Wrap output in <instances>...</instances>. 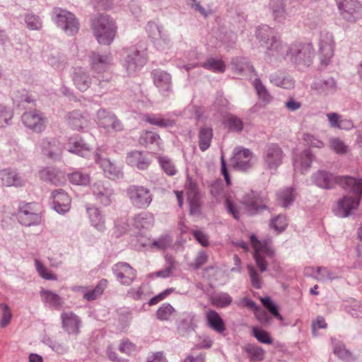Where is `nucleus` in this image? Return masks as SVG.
Here are the masks:
<instances>
[{"label": "nucleus", "mask_w": 362, "mask_h": 362, "mask_svg": "<svg viewBox=\"0 0 362 362\" xmlns=\"http://www.w3.org/2000/svg\"><path fill=\"white\" fill-rule=\"evenodd\" d=\"M242 204L251 214L266 206L264 198L259 192L255 191L247 193L242 199Z\"/></svg>", "instance_id": "b1692460"}, {"label": "nucleus", "mask_w": 362, "mask_h": 362, "mask_svg": "<svg viewBox=\"0 0 362 362\" xmlns=\"http://www.w3.org/2000/svg\"><path fill=\"white\" fill-rule=\"evenodd\" d=\"M121 55V64L129 76H134L147 62L146 52L134 47L123 49Z\"/></svg>", "instance_id": "20e7f679"}, {"label": "nucleus", "mask_w": 362, "mask_h": 362, "mask_svg": "<svg viewBox=\"0 0 362 362\" xmlns=\"http://www.w3.org/2000/svg\"><path fill=\"white\" fill-rule=\"evenodd\" d=\"M277 200L284 208L289 206L296 199V192L293 188L286 187L277 193Z\"/></svg>", "instance_id": "a18cd8bd"}, {"label": "nucleus", "mask_w": 362, "mask_h": 362, "mask_svg": "<svg viewBox=\"0 0 362 362\" xmlns=\"http://www.w3.org/2000/svg\"><path fill=\"white\" fill-rule=\"evenodd\" d=\"M153 83L158 89L159 93L165 96H168L172 92V78L170 74L161 70L154 69L151 72Z\"/></svg>", "instance_id": "dca6fc26"}, {"label": "nucleus", "mask_w": 362, "mask_h": 362, "mask_svg": "<svg viewBox=\"0 0 362 362\" xmlns=\"http://www.w3.org/2000/svg\"><path fill=\"white\" fill-rule=\"evenodd\" d=\"M250 243L254 249L253 257L256 264L261 272L267 271V266L273 261L274 251L271 245L269 239L264 241L257 240L255 235L250 237Z\"/></svg>", "instance_id": "39448f33"}, {"label": "nucleus", "mask_w": 362, "mask_h": 362, "mask_svg": "<svg viewBox=\"0 0 362 362\" xmlns=\"http://www.w3.org/2000/svg\"><path fill=\"white\" fill-rule=\"evenodd\" d=\"M153 42L154 46L160 51H165L172 45L170 35L165 30L160 33V36L153 40Z\"/></svg>", "instance_id": "5fc2aeb1"}, {"label": "nucleus", "mask_w": 362, "mask_h": 362, "mask_svg": "<svg viewBox=\"0 0 362 362\" xmlns=\"http://www.w3.org/2000/svg\"><path fill=\"white\" fill-rule=\"evenodd\" d=\"M213 108L221 115H222L224 112L231 109L228 100L221 93L217 95L213 104Z\"/></svg>", "instance_id": "bf43d9fd"}, {"label": "nucleus", "mask_w": 362, "mask_h": 362, "mask_svg": "<svg viewBox=\"0 0 362 362\" xmlns=\"http://www.w3.org/2000/svg\"><path fill=\"white\" fill-rule=\"evenodd\" d=\"M144 120L152 125L162 128L173 127L175 124L173 119L160 115H146Z\"/></svg>", "instance_id": "37998d69"}, {"label": "nucleus", "mask_w": 362, "mask_h": 362, "mask_svg": "<svg viewBox=\"0 0 362 362\" xmlns=\"http://www.w3.org/2000/svg\"><path fill=\"white\" fill-rule=\"evenodd\" d=\"M226 126L232 132H240L243 130L242 119L233 115H228L225 119Z\"/></svg>", "instance_id": "13d9d810"}, {"label": "nucleus", "mask_w": 362, "mask_h": 362, "mask_svg": "<svg viewBox=\"0 0 362 362\" xmlns=\"http://www.w3.org/2000/svg\"><path fill=\"white\" fill-rule=\"evenodd\" d=\"M13 103L20 107L23 103H30L32 101L28 92L25 89H21L13 91L12 93Z\"/></svg>", "instance_id": "680f3d73"}, {"label": "nucleus", "mask_w": 362, "mask_h": 362, "mask_svg": "<svg viewBox=\"0 0 362 362\" xmlns=\"http://www.w3.org/2000/svg\"><path fill=\"white\" fill-rule=\"evenodd\" d=\"M252 158V153L249 149L238 147L234 149L231 164L235 169L245 170L251 167Z\"/></svg>", "instance_id": "6ab92c4d"}, {"label": "nucleus", "mask_w": 362, "mask_h": 362, "mask_svg": "<svg viewBox=\"0 0 362 362\" xmlns=\"http://www.w3.org/2000/svg\"><path fill=\"white\" fill-rule=\"evenodd\" d=\"M318 47L320 64L325 67L330 63L334 56L335 43L333 35L326 30L321 31Z\"/></svg>", "instance_id": "6e6552de"}, {"label": "nucleus", "mask_w": 362, "mask_h": 362, "mask_svg": "<svg viewBox=\"0 0 362 362\" xmlns=\"http://www.w3.org/2000/svg\"><path fill=\"white\" fill-rule=\"evenodd\" d=\"M187 199L190 206L192 213L199 209V194L197 185L191 179H188L185 185Z\"/></svg>", "instance_id": "f704fd0d"}, {"label": "nucleus", "mask_w": 362, "mask_h": 362, "mask_svg": "<svg viewBox=\"0 0 362 362\" xmlns=\"http://www.w3.org/2000/svg\"><path fill=\"white\" fill-rule=\"evenodd\" d=\"M200 66L216 73H223L226 70L224 62L213 57L208 58L204 62L201 63Z\"/></svg>", "instance_id": "8fccbe9b"}, {"label": "nucleus", "mask_w": 362, "mask_h": 362, "mask_svg": "<svg viewBox=\"0 0 362 362\" xmlns=\"http://www.w3.org/2000/svg\"><path fill=\"white\" fill-rule=\"evenodd\" d=\"M22 121L27 128L34 132L40 133L46 128L47 118L40 111L34 110L23 113Z\"/></svg>", "instance_id": "9b49d317"}, {"label": "nucleus", "mask_w": 362, "mask_h": 362, "mask_svg": "<svg viewBox=\"0 0 362 362\" xmlns=\"http://www.w3.org/2000/svg\"><path fill=\"white\" fill-rule=\"evenodd\" d=\"M166 262V267L165 269L160 271L153 272L151 274V277H159L166 279L170 277L173 274V271L175 268V261L171 255H167L165 257Z\"/></svg>", "instance_id": "de8ad7c7"}, {"label": "nucleus", "mask_w": 362, "mask_h": 362, "mask_svg": "<svg viewBox=\"0 0 362 362\" xmlns=\"http://www.w3.org/2000/svg\"><path fill=\"white\" fill-rule=\"evenodd\" d=\"M62 324L68 334H77L78 332V317L73 313H64L62 314Z\"/></svg>", "instance_id": "ea45409f"}, {"label": "nucleus", "mask_w": 362, "mask_h": 362, "mask_svg": "<svg viewBox=\"0 0 362 362\" xmlns=\"http://www.w3.org/2000/svg\"><path fill=\"white\" fill-rule=\"evenodd\" d=\"M329 146L331 150L337 154H345L348 152L349 147L338 137H332L329 140Z\"/></svg>", "instance_id": "4d7b16f0"}, {"label": "nucleus", "mask_w": 362, "mask_h": 362, "mask_svg": "<svg viewBox=\"0 0 362 362\" xmlns=\"http://www.w3.org/2000/svg\"><path fill=\"white\" fill-rule=\"evenodd\" d=\"M283 151L281 148L274 144L266 146L264 153V160L267 168L276 170V169L282 163Z\"/></svg>", "instance_id": "a211bd4d"}, {"label": "nucleus", "mask_w": 362, "mask_h": 362, "mask_svg": "<svg viewBox=\"0 0 362 362\" xmlns=\"http://www.w3.org/2000/svg\"><path fill=\"white\" fill-rule=\"evenodd\" d=\"M35 269L39 275L47 280H57V276L48 269L39 259H35Z\"/></svg>", "instance_id": "052dcab7"}, {"label": "nucleus", "mask_w": 362, "mask_h": 362, "mask_svg": "<svg viewBox=\"0 0 362 362\" xmlns=\"http://www.w3.org/2000/svg\"><path fill=\"white\" fill-rule=\"evenodd\" d=\"M25 22L30 30H39L42 26L40 18L32 13H26L25 16Z\"/></svg>", "instance_id": "0e129e2a"}, {"label": "nucleus", "mask_w": 362, "mask_h": 362, "mask_svg": "<svg viewBox=\"0 0 362 362\" xmlns=\"http://www.w3.org/2000/svg\"><path fill=\"white\" fill-rule=\"evenodd\" d=\"M269 81L273 85L286 89H290L294 86L293 78L283 71H276L269 76Z\"/></svg>", "instance_id": "e433bc0d"}, {"label": "nucleus", "mask_w": 362, "mask_h": 362, "mask_svg": "<svg viewBox=\"0 0 362 362\" xmlns=\"http://www.w3.org/2000/svg\"><path fill=\"white\" fill-rule=\"evenodd\" d=\"M108 284L107 280L103 279H101L98 284L96 285L94 289L85 291L86 288L83 286H76L74 290V291H81L84 293L83 298L90 301L95 300L100 296H101L104 291V290L107 288Z\"/></svg>", "instance_id": "4c0bfd02"}, {"label": "nucleus", "mask_w": 362, "mask_h": 362, "mask_svg": "<svg viewBox=\"0 0 362 362\" xmlns=\"http://www.w3.org/2000/svg\"><path fill=\"white\" fill-rule=\"evenodd\" d=\"M18 218L22 225L27 226L37 225L41 221L40 214L33 211L32 204L30 203L20 206Z\"/></svg>", "instance_id": "bb28decb"}, {"label": "nucleus", "mask_w": 362, "mask_h": 362, "mask_svg": "<svg viewBox=\"0 0 362 362\" xmlns=\"http://www.w3.org/2000/svg\"><path fill=\"white\" fill-rule=\"evenodd\" d=\"M95 160L108 178L118 180L123 177L122 168L112 163L109 159L103 158L98 153L95 156Z\"/></svg>", "instance_id": "4be33fe9"}, {"label": "nucleus", "mask_w": 362, "mask_h": 362, "mask_svg": "<svg viewBox=\"0 0 362 362\" xmlns=\"http://www.w3.org/2000/svg\"><path fill=\"white\" fill-rule=\"evenodd\" d=\"M40 296L42 301L52 308L59 309L63 304L62 298L57 293L50 291L42 290L40 291Z\"/></svg>", "instance_id": "79ce46f5"}, {"label": "nucleus", "mask_w": 362, "mask_h": 362, "mask_svg": "<svg viewBox=\"0 0 362 362\" xmlns=\"http://www.w3.org/2000/svg\"><path fill=\"white\" fill-rule=\"evenodd\" d=\"M86 212L91 226L98 231L103 232L105 230V219L99 209L92 205H87Z\"/></svg>", "instance_id": "72a5a7b5"}, {"label": "nucleus", "mask_w": 362, "mask_h": 362, "mask_svg": "<svg viewBox=\"0 0 362 362\" xmlns=\"http://www.w3.org/2000/svg\"><path fill=\"white\" fill-rule=\"evenodd\" d=\"M317 274L319 275V281H332L339 278V274L336 271L332 270L327 267H319L317 268Z\"/></svg>", "instance_id": "e2e57ef3"}, {"label": "nucleus", "mask_w": 362, "mask_h": 362, "mask_svg": "<svg viewBox=\"0 0 362 362\" xmlns=\"http://www.w3.org/2000/svg\"><path fill=\"white\" fill-rule=\"evenodd\" d=\"M281 50L277 57H288L292 63L298 66H309L314 57V48L311 43L295 42L290 46L284 44Z\"/></svg>", "instance_id": "f03ea898"}, {"label": "nucleus", "mask_w": 362, "mask_h": 362, "mask_svg": "<svg viewBox=\"0 0 362 362\" xmlns=\"http://www.w3.org/2000/svg\"><path fill=\"white\" fill-rule=\"evenodd\" d=\"M347 312L355 317H362V303L355 299H351L346 305Z\"/></svg>", "instance_id": "774afa93"}, {"label": "nucleus", "mask_w": 362, "mask_h": 362, "mask_svg": "<svg viewBox=\"0 0 362 362\" xmlns=\"http://www.w3.org/2000/svg\"><path fill=\"white\" fill-rule=\"evenodd\" d=\"M40 178L54 185H61L66 180L65 173L54 167H46L39 171Z\"/></svg>", "instance_id": "5701e85b"}, {"label": "nucleus", "mask_w": 362, "mask_h": 362, "mask_svg": "<svg viewBox=\"0 0 362 362\" xmlns=\"http://www.w3.org/2000/svg\"><path fill=\"white\" fill-rule=\"evenodd\" d=\"M333 353L344 362H353L356 357L341 341L332 339Z\"/></svg>", "instance_id": "c9c22d12"}, {"label": "nucleus", "mask_w": 362, "mask_h": 362, "mask_svg": "<svg viewBox=\"0 0 362 362\" xmlns=\"http://www.w3.org/2000/svg\"><path fill=\"white\" fill-rule=\"evenodd\" d=\"M126 163L127 165L135 167L138 170H146L151 163L149 154L141 151H132L127 154Z\"/></svg>", "instance_id": "aec40b11"}, {"label": "nucleus", "mask_w": 362, "mask_h": 362, "mask_svg": "<svg viewBox=\"0 0 362 362\" xmlns=\"http://www.w3.org/2000/svg\"><path fill=\"white\" fill-rule=\"evenodd\" d=\"M206 319L209 327L216 332L222 333L226 330L223 320L216 311L214 310L206 311Z\"/></svg>", "instance_id": "58836bf2"}, {"label": "nucleus", "mask_w": 362, "mask_h": 362, "mask_svg": "<svg viewBox=\"0 0 362 362\" xmlns=\"http://www.w3.org/2000/svg\"><path fill=\"white\" fill-rule=\"evenodd\" d=\"M199 147L202 151L207 150L213 138V129L210 127H202L199 132Z\"/></svg>", "instance_id": "c03bdc74"}, {"label": "nucleus", "mask_w": 362, "mask_h": 362, "mask_svg": "<svg viewBox=\"0 0 362 362\" xmlns=\"http://www.w3.org/2000/svg\"><path fill=\"white\" fill-rule=\"evenodd\" d=\"M69 180L75 185H86L90 182V177L88 174L76 171L69 175Z\"/></svg>", "instance_id": "69168bd1"}, {"label": "nucleus", "mask_w": 362, "mask_h": 362, "mask_svg": "<svg viewBox=\"0 0 362 362\" xmlns=\"http://www.w3.org/2000/svg\"><path fill=\"white\" fill-rule=\"evenodd\" d=\"M65 118L68 125L71 129L78 131L88 127L89 124L88 116L82 113L80 110H73L68 112Z\"/></svg>", "instance_id": "c85d7f7f"}, {"label": "nucleus", "mask_w": 362, "mask_h": 362, "mask_svg": "<svg viewBox=\"0 0 362 362\" xmlns=\"http://www.w3.org/2000/svg\"><path fill=\"white\" fill-rule=\"evenodd\" d=\"M91 28L98 43L101 45H110L117 32L115 21L105 15L94 17L91 20Z\"/></svg>", "instance_id": "7ed1b4c3"}, {"label": "nucleus", "mask_w": 362, "mask_h": 362, "mask_svg": "<svg viewBox=\"0 0 362 362\" xmlns=\"http://www.w3.org/2000/svg\"><path fill=\"white\" fill-rule=\"evenodd\" d=\"M253 86L256 90L259 99L265 105L269 104L272 100V96L270 95L265 86L262 83L261 80L256 78L253 81Z\"/></svg>", "instance_id": "49530a36"}, {"label": "nucleus", "mask_w": 362, "mask_h": 362, "mask_svg": "<svg viewBox=\"0 0 362 362\" xmlns=\"http://www.w3.org/2000/svg\"><path fill=\"white\" fill-rule=\"evenodd\" d=\"M313 180L316 185L325 189H331L335 184H338L348 194L340 199L337 207L334 209L335 214L339 217L345 218L351 215L356 210L362 197V179L351 176H336L326 171L319 170L313 175Z\"/></svg>", "instance_id": "f257e3e1"}, {"label": "nucleus", "mask_w": 362, "mask_h": 362, "mask_svg": "<svg viewBox=\"0 0 362 362\" xmlns=\"http://www.w3.org/2000/svg\"><path fill=\"white\" fill-rule=\"evenodd\" d=\"M52 18L66 35H74L78 33L79 24L72 13L61 8H54L52 11Z\"/></svg>", "instance_id": "0eeeda50"}, {"label": "nucleus", "mask_w": 362, "mask_h": 362, "mask_svg": "<svg viewBox=\"0 0 362 362\" xmlns=\"http://www.w3.org/2000/svg\"><path fill=\"white\" fill-rule=\"evenodd\" d=\"M112 269L117 280L122 285L129 286L136 277V270L126 262H118Z\"/></svg>", "instance_id": "2eb2a0df"}, {"label": "nucleus", "mask_w": 362, "mask_h": 362, "mask_svg": "<svg viewBox=\"0 0 362 362\" xmlns=\"http://www.w3.org/2000/svg\"><path fill=\"white\" fill-rule=\"evenodd\" d=\"M158 163L162 170L169 176L175 175L177 170L174 162L168 156H159Z\"/></svg>", "instance_id": "864d4df0"}, {"label": "nucleus", "mask_w": 362, "mask_h": 362, "mask_svg": "<svg viewBox=\"0 0 362 362\" xmlns=\"http://www.w3.org/2000/svg\"><path fill=\"white\" fill-rule=\"evenodd\" d=\"M257 38L261 45L265 47L268 54L276 56L282 52L283 42L279 40L275 30L267 25H262L257 28Z\"/></svg>", "instance_id": "423d86ee"}, {"label": "nucleus", "mask_w": 362, "mask_h": 362, "mask_svg": "<svg viewBox=\"0 0 362 362\" xmlns=\"http://www.w3.org/2000/svg\"><path fill=\"white\" fill-rule=\"evenodd\" d=\"M341 16L349 22H356L358 18L361 4L358 0H336Z\"/></svg>", "instance_id": "ddd939ff"}, {"label": "nucleus", "mask_w": 362, "mask_h": 362, "mask_svg": "<svg viewBox=\"0 0 362 362\" xmlns=\"http://www.w3.org/2000/svg\"><path fill=\"white\" fill-rule=\"evenodd\" d=\"M43 343L58 354H64L69 349V346L66 344L55 339L45 338L43 340Z\"/></svg>", "instance_id": "603ef678"}, {"label": "nucleus", "mask_w": 362, "mask_h": 362, "mask_svg": "<svg viewBox=\"0 0 362 362\" xmlns=\"http://www.w3.org/2000/svg\"><path fill=\"white\" fill-rule=\"evenodd\" d=\"M90 64L94 72H106L112 66L113 58L110 53L92 52L90 54Z\"/></svg>", "instance_id": "f3484780"}, {"label": "nucleus", "mask_w": 362, "mask_h": 362, "mask_svg": "<svg viewBox=\"0 0 362 362\" xmlns=\"http://www.w3.org/2000/svg\"><path fill=\"white\" fill-rule=\"evenodd\" d=\"M286 0H270L269 9L272 13L273 19L276 23H284L288 15L286 9Z\"/></svg>", "instance_id": "7c9ffc66"}, {"label": "nucleus", "mask_w": 362, "mask_h": 362, "mask_svg": "<svg viewBox=\"0 0 362 362\" xmlns=\"http://www.w3.org/2000/svg\"><path fill=\"white\" fill-rule=\"evenodd\" d=\"M314 156L309 149L296 153L293 156V168L296 173H305L311 166Z\"/></svg>", "instance_id": "a878e982"}, {"label": "nucleus", "mask_w": 362, "mask_h": 362, "mask_svg": "<svg viewBox=\"0 0 362 362\" xmlns=\"http://www.w3.org/2000/svg\"><path fill=\"white\" fill-rule=\"evenodd\" d=\"M91 191L95 199L104 206H109L114 198V191L108 182H95Z\"/></svg>", "instance_id": "4468645a"}, {"label": "nucleus", "mask_w": 362, "mask_h": 362, "mask_svg": "<svg viewBox=\"0 0 362 362\" xmlns=\"http://www.w3.org/2000/svg\"><path fill=\"white\" fill-rule=\"evenodd\" d=\"M313 90L321 96L333 95L337 90V84L332 77L319 78L315 81L311 85Z\"/></svg>", "instance_id": "412c9836"}, {"label": "nucleus", "mask_w": 362, "mask_h": 362, "mask_svg": "<svg viewBox=\"0 0 362 362\" xmlns=\"http://www.w3.org/2000/svg\"><path fill=\"white\" fill-rule=\"evenodd\" d=\"M232 301V297L225 292L214 293L211 297V304L218 308H226L231 304Z\"/></svg>", "instance_id": "09e8293b"}, {"label": "nucleus", "mask_w": 362, "mask_h": 362, "mask_svg": "<svg viewBox=\"0 0 362 362\" xmlns=\"http://www.w3.org/2000/svg\"><path fill=\"white\" fill-rule=\"evenodd\" d=\"M131 204L138 209L147 208L153 200L150 190L143 186L131 185L127 190Z\"/></svg>", "instance_id": "1a4fd4ad"}, {"label": "nucleus", "mask_w": 362, "mask_h": 362, "mask_svg": "<svg viewBox=\"0 0 362 362\" xmlns=\"http://www.w3.org/2000/svg\"><path fill=\"white\" fill-rule=\"evenodd\" d=\"M40 147L42 155L51 160H59L62 157L63 146L55 138H44L40 143Z\"/></svg>", "instance_id": "f8f14e48"}, {"label": "nucleus", "mask_w": 362, "mask_h": 362, "mask_svg": "<svg viewBox=\"0 0 362 362\" xmlns=\"http://www.w3.org/2000/svg\"><path fill=\"white\" fill-rule=\"evenodd\" d=\"M54 210L59 214H64L70 209L71 199L63 189H56L52 192Z\"/></svg>", "instance_id": "c756f323"}, {"label": "nucleus", "mask_w": 362, "mask_h": 362, "mask_svg": "<svg viewBox=\"0 0 362 362\" xmlns=\"http://www.w3.org/2000/svg\"><path fill=\"white\" fill-rule=\"evenodd\" d=\"M66 149L71 153L78 154L82 157L88 156L91 148L86 144L79 135L71 136L66 144Z\"/></svg>", "instance_id": "cd10ccee"}, {"label": "nucleus", "mask_w": 362, "mask_h": 362, "mask_svg": "<svg viewBox=\"0 0 362 362\" xmlns=\"http://www.w3.org/2000/svg\"><path fill=\"white\" fill-rule=\"evenodd\" d=\"M95 122L100 127L107 132H121L124 129L122 122L112 112L101 108L97 111Z\"/></svg>", "instance_id": "9d476101"}, {"label": "nucleus", "mask_w": 362, "mask_h": 362, "mask_svg": "<svg viewBox=\"0 0 362 362\" xmlns=\"http://www.w3.org/2000/svg\"><path fill=\"white\" fill-rule=\"evenodd\" d=\"M244 350L251 361H260L264 358V350L257 345L248 344L245 346Z\"/></svg>", "instance_id": "3c124183"}, {"label": "nucleus", "mask_w": 362, "mask_h": 362, "mask_svg": "<svg viewBox=\"0 0 362 362\" xmlns=\"http://www.w3.org/2000/svg\"><path fill=\"white\" fill-rule=\"evenodd\" d=\"M164 30V27L154 21L148 22L146 26V31L152 41L160 36V33Z\"/></svg>", "instance_id": "6e6d98bb"}, {"label": "nucleus", "mask_w": 362, "mask_h": 362, "mask_svg": "<svg viewBox=\"0 0 362 362\" xmlns=\"http://www.w3.org/2000/svg\"><path fill=\"white\" fill-rule=\"evenodd\" d=\"M260 300L263 306L275 317L282 320L283 317L279 313L276 305L272 300L270 297H261Z\"/></svg>", "instance_id": "338daca9"}, {"label": "nucleus", "mask_w": 362, "mask_h": 362, "mask_svg": "<svg viewBox=\"0 0 362 362\" xmlns=\"http://www.w3.org/2000/svg\"><path fill=\"white\" fill-rule=\"evenodd\" d=\"M73 81L79 90L85 91L91 84V78L86 69L77 67L73 73Z\"/></svg>", "instance_id": "473e14b6"}, {"label": "nucleus", "mask_w": 362, "mask_h": 362, "mask_svg": "<svg viewBox=\"0 0 362 362\" xmlns=\"http://www.w3.org/2000/svg\"><path fill=\"white\" fill-rule=\"evenodd\" d=\"M1 184L6 187H21L25 184V180L15 170L4 169L0 170Z\"/></svg>", "instance_id": "2f4dec72"}, {"label": "nucleus", "mask_w": 362, "mask_h": 362, "mask_svg": "<svg viewBox=\"0 0 362 362\" xmlns=\"http://www.w3.org/2000/svg\"><path fill=\"white\" fill-rule=\"evenodd\" d=\"M154 218L152 214L144 211L134 216L133 225L138 229H148L153 226Z\"/></svg>", "instance_id": "a19ab883"}, {"label": "nucleus", "mask_w": 362, "mask_h": 362, "mask_svg": "<svg viewBox=\"0 0 362 362\" xmlns=\"http://www.w3.org/2000/svg\"><path fill=\"white\" fill-rule=\"evenodd\" d=\"M211 193L218 202L224 201L228 212L230 214L234 217V218H239V211L237 206L234 205L233 203L226 196L222 186L218 184L213 185L211 187Z\"/></svg>", "instance_id": "393cba45"}]
</instances>
